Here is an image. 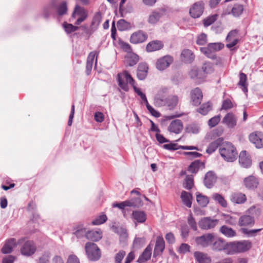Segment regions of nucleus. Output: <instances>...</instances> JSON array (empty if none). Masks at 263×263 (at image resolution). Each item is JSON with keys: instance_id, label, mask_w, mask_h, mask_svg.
<instances>
[{"instance_id": "f257e3e1", "label": "nucleus", "mask_w": 263, "mask_h": 263, "mask_svg": "<svg viewBox=\"0 0 263 263\" xmlns=\"http://www.w3.org/2000/svg\"><path fill=\"white\" fill-rule=\"evenodd\" d=\"M260 211L255 206L250 208L245 214L240 216L238 220V225L240 227H252L255 223V217L259 216Z\"/></svg>"}, {"instance_id": "f03ea898", "label": "nucleus", "mask_w": 263, "mask_h": 263, "mask_svg": "<svg viewBox=\"0 0 263 263\" xmlns=\"http://www.w3.org/2000/svg\"><path fill=\"white\" fill-rule=\"evenodd\" d=\"M221 156L228 162H233L237 158L236 148L230 142H225L219 148Z\"/></svg>"}, {"instance_id": "7ed1b4c3", "label": "nucleus", "mask_w": 263, "mask_h": 263, "mask_svg": "<svg viewBox=\"0 0 263 263\" xmlns=\"http://www.w3.org/2000/svg\"><path fill=\"white\" fill-rule=\"evenodd\" d=\"M117 80L119 87L125 91L129 90L128 84L130 85L134 88L135 80L131 75L127 71H124L117 75Z\"/></svg>"}, {"instance_id": "20e7f679", "label": "nucleus", "mask_w": 263, "mask_h": 263, "mask_svg": "<svg viewBox=\"0 0 263 263\" xmlns=\"http://www.w3.org/2000/svg\"><path fill=\"white\" fill-rule=\"evenodd\" d=\"M224 45L221 43H212L208 44L206 47H200V51L206 57L211 59H216L215 53L221 50Z\"/></svg>"}, {"instance_id": "39448f33", "label": "nucleus", "mask_w": 263, "mask_h": 263, "mask_svg": "<svg viewBox=\"0 0 263 263\" xmlns=\"http://www.w3.org/2000/svg\"><path fill=\"white\" fill-rule=\"evenodd\" d=\"M252 244L250 240H243L231 242L230 254L243 253L249 250Z\"/></svg>"}, {"instance_id": "423d86ee", "label": "nucleus", "mask_w": 263, "mask_h": 263, "mask_svg": "<svg viewBox=\"0 0 263 263\" xmlns=\"http://www.w3.org/2000/svg\"><path fill=\"white\" fill-rule=\"evenodd\" d=\"M231 242H228L224 239L214 236L211 248L215 251H223L227 254H230Z\"/></svg>"}, {"instance_id": "0eeeda50", "label": "nucleus", "mask_w": 263, "mask_h": 263, "mask_svg": "<svg viewBox=\"0 0 263 263\" xmlns=\"http://www.w3.org/2000/svg\"><path fill=\"white\" fill-rule=\"evenodd\" d=\"M85 251L88 258L92 261H97L100 259L101 252L97 245L93 242H87L85 245Z\"/></svg>"}, {"instance_id": "6e6552de", "label": "nucleus", "mask_w": 263, "mask_h": 263, "mask_svg": "<svg viewBox=\"0 0 263 263\" xmlns=\"http://www.w3.org/2000/svg\"><path fill=\"white\" fill-rule=\"evenodd\" d=\"M214 236L213 233H205L200 236L196 237L195 241L197 245L203 248L211 247L213 241L214 240Z\"/></svg>"}, {"instance_id": "1a4fd4ad", "label": "nucleus", "mask_w": 263, "mask_h": 263, "mask_svg": "<svg viewBox=\"0 0 263 263\" xmlns=\"http://www.w3.org/2000/svg\"><path fill=\"white\" fill-rule=\"evenodd\" d=\"M204 3L202 1L195 3L190 9V14L193 18L200 17L203 13Z\"/></svg>"}, {"instance_id": "9d476101", "label": "nucleus", "mask_w": 263, "mask_h": 263, "mask_svg": "<svg viewBox=\"0 0 263 263\" xmlns=\"http://www.w3.org/2000/svg\"><path fill=\"white\" fill-rule=\"evenodd\" d=\"M25 241L24 238L20 239L17 243L15 238H12L6 240L5 243L2 248V252L3 254L10 253L13 250V248L17 245H20Z\"/></svg>"}, {"instance_id": "9b49d317", "label": "nucleus", "mask_w": 263, "mask_h": 263, "mask_svg": "<svg viewBox=\"0 0 263 263\" xmlns=\"http://www.w3.org/2000/svg\"><path fill=\"white\" fill-rule=\"evenodd\" d=\"M167 92V88H163L158 91L154 98V104L156 106L161 107L167 105V98L165 96Z\"/></svg>"}, {"instance_id": "f8f14e48", "label": "nucleus", "mask_w": 263, "mask_h": 263, "mask_svg": "<svg viewBox=\"0 0 263 263\" xmlns=\"http://www.w3.org/2000/svg\"><path fill=\"white\" fill-rule=\"evenodd\" d=\"M218 222V220L206 217L201 218L198 222V225L201 229L207 230L214 228Z\"/></svg>"}, {"instance_id": "ddd939ff", "label": "nucleus", "mask_w": 263, "mask_h": 263, "mask_svg": "<svg viewBox=\"0 0 263 263\" xmlns=\"http://www.w3.org/2000/svg\"><path fill=\"white\" fill-rule=\"evenodd\" d=\"M36 251V246L33 241L27 240L24 242L21 248V252L22 255L26 256H30L33 254Z\"/></svg>"}, {"instance_id": "4468645a", "label": "nucleus", "mask_w": 263, "mask_h": 263, "mask_svg": "<svg viewBox=\"0 0 263 263\" xmlns=\"http://www.w3.org/2000/svg\"><path fill=\"white\" fill-rule=\"evenodd\" d=\"M249 140L257 148L263 147V134L259 132H255L249 135Z\"/></svg>"}, {"instance_id": "2eb2a0df", "label": "nucleus", "mask_w": 263, "mask_h": 263, "mask_svg": "<svg viewBox=\"0 0 263 263\" xmlns=\"http://www.w3.org/2000/svg\"><path fill=\"white\" fill-rule=\"evenodd\" d=\"M173 62V58L170 55H165L159 59L156 62V68L161 71L167 68Z\"/></svg>"}, {"instance_id": "dca6fc26", "label": "nucleus", "mask_w": 263, "mask_h": 263, "mask_svg": "<svg viewBox=\"0 0 263 263\" xmlns=\"http://www.w3.org/2000/svg\"><path fill=\"white\" fill-rule=\"evenodd\" d=\"M147 39V34L142 30H139L133 33L130 36V41L133 44L141 43Z\"/></svg>"}, {"instance_id": "f3484780", "label": "nucleus", "mask_w": 263, "mask_h": 263, "mask_svg": "<svg viewBox=\"0 0 263 263\" xmlns=\"http://www.w3.org/2000/svg\"><path fill=\"white\" fill-rule=\"evenodd\" d=\"M239 163L241 167L249 168L252 165V160L246 151L240 152L239 155Z\"/></svg>"}, {"instance_id": "a211bd4d", "label": "nucleus", "mask_w": 263, "mask_h": 263, "mask_svg": "<svg viewBox=\"0 0 263 263\" xmlns=\"http://www.w3.org/2000/svg\"><path fill=\"white\" fill-rule=\"evenodd\" d=\"M165 248V242L162 236H159L157 237L156 244L154 250L153 256L157 257L161 255Z\"/></svg>"}, {"instance_id": "6ab92c4d", "label": "nucleus", "mask_w": 263, "mask_h": 263, "mask_svg": "<svg viewBox=\"0 0 263 263\" xmlns=\"http://www.w3.org/2000/svg\"><path fill=\"white\" fill-rule=\"evenodd\" d=\"M183 128V123L180 120L176 119L172 121L168 127V130L170 133L176 134L180 133Z\"/></svg>"}, {"instance_id": "aec40b11", "label": "nucleus", "mask_w": 263, "mask_h": 263, "mask_svg": "<svg viewBox=\"0 0 263 263\" xmlns=\"http://www.w3.org/2000/svg\"><path fill=\"white\" fill-rule=\"evenodd\" d=\"M202 93L201 90L198 87L192 90L191 92V98L192 104L197 106L201 103L202 99Z\"/></svg>"}, {"instance_id": "412c9836", "label": "nucleus", "mask_w": 263, "mask_h": 263, "mask_svg": "<svg viewBox=\"0 0 263 263\" xmlns=\"http://www.w3.org/2000/svg\"><path fill=\"white\" fill-rule=\"evenodd\" d=\"M217 180L216 174L212 171L207 172L204 177V184L209 189L212 188Z\"/></svg>"}, {"instance_id": "4be33fe9", "label": "nucleus", "mask_w": 263, "mask_h": 263, "mask_svg": "<svg viewBox=\"0 0 263 263\" xmlns=\"http://www.w3.org/2000/svg\"><path fill=\"white\" fill-rule=\"evenodd\" d=\"M243 183L246 188L253 190L257 187L258 181L255 176L251 175L244 179Z\"/></svg>"}, {"instance_id": "5701e85b", "label": "nucleus", "mask_w": 263, "mask_h": 263, "mask_svg": "<svg viewBox=\"0 0 263 263\" xmlns=\"http://www.w3.org/2000/svg\"><path fill=\"white\" fill-rule=\"evenodd\" d=\"M222 122L229 128H234L237 124V118L233 113L229 112L223 118Z\"/></svg>"}, {"instance_id": "b1692460", "label": "nucleus", "mask_w": 263, "mask_h": 263, "mask_svg": "<svg viewBox=\"0 0 263 263\" xmlns=\"http://www.w3.org/2000/svg\"><path fill=\"white\" fill-rule=\"evenodd\" d=\"M148 69V66L146 63H141L139 64L137 72V78L139 80H143L146 78Z\"/></svg>"}, {"instance_id": "393cba45", "label": "nucleus", "mask_w": 263, "mask_h": 263, "mask_svg": "<svg viewBox=\"0 0 263 263\" xmlns=\"http://www.w3.org/2000/svg\"><path fill=\"white\" fill-rule=\"evenodd\" d=\"M230 200L235 204H243L247 201V197L245 194L236 192L231 194Z\"/></svg>"}, {"instance_id": "a878e982", "label": "nucleus", "mask_w": 263, "mask_h": 263, "mask_svg": "<svg viewBox=\"0 0 263 263\" xmlns=\"http://www.w3.org/2000/svg\"><path fill=\"white\" fill-rule=\"evenodd\" d=\"M223 139L222 138H218L214 141L210 143L206 150V152L209 154L214 153L218 147L224 144Z\"/></svg>"}, {"instance_id": "bb28decb", "label": "nucleus", "mask_w": 263, "mask_h": 263, "mask_svg": "<svg viewBox=\"0 0 263 263\" xmlns=\"http://www.w3.org/2000/svg\"><path fill=\"white\" fill-rule=\"evenodd\" d=\"M194 256L199 263H211V258L207 254L196 251L194 253Z\"/></svg>"}, {"instance_id": "cd10ccee", "label": "nucleus", "mask_w": 263, "mask_h": 263, "mask_svg": "<svg viewBox=\"0 0 263 263\" xmlns=\"http://www.w3.org/2000/svg\"><path fill=\"white\" fill-rule=\"evenodd\" d=\"M163 44L160 41H153L148 43L146 46V49L147 52H153L162 49Z\"/></svg>"}, {"instance_id": "c85d7f7f", "label": "nucleus", "mask_w": 263, "mask_h": 263, "mask_svg": "<svg viewBox=\"0 0 263 263\" xmlns=\"http://www.w3.org/2000/svg\"><path fill=\"white\" fill-rule=\"evenodd\" d=\"M97 54L98 53L96 51H92L89 54L87 57L86 65V73L88 76L91 73L93 61L95 57L97 56Z\"/></svg>"}, {"instance_id": "c756f323", "label": "nucleus", "mask_w": 263, "mask_h": 263, "mask_svg": "<svg viewBox=\"0 0 263 263\" xmlns=\"http://www.w3.org/2000/svg\"><path fill=\"white\" fill-rule=\"evenodd\" d=\"M180 198L182 203L187 208H191L192 204L193 196L192 194L186 191H182Z\"/></svg>"}, {"instance_id": "7c9ffc66", "label": "nucleus", "mask_w": 263, "mask_h": 263, "mask_svg": "<svg viewBox=\"0 0 263 263\" xmlns=\"http://www.w3.org/2000/svg\"><path fill=\"white\" fill-rule=\"evenodd\" d=\"M152 247L150 245L148 246L140 256L137 261L139 263H144L149 259L152 254Z\"/></svg>"}, {"instance_id": "2f4dec72", "label": "nucleus", "mask_w": 263, "mask_h": 263, "mask_svg": "<svg viewBox=\"0 0 263 263\" xmlns=\"http://www.w3.org/2000/svg\"><path fill=\"white\" fill-rule=\"evenodd\" d=\"M102 232L100 230H91L86 233V238L93 241H98L102 238Z\"/></svg>"}, {"instance_id": "473e14b6", "label": "nucleus", "mask_w": 263, "mask_h": 263, "mask_svg": "<svg viewBox=\"0 0 263 263\" xmlns=\"http://www.w3.org/2000/svg\"><path fill=\"white\" fill-rule=\"evenodd\" d=\"M220 232L227 237H233L236 235V231L227 226H222L219 229Z\"/></svg>"}, {"instance_id": "72a5a7b5", "label": "nucleus", "mask_w": 263, "mask_h": 263, "mask_svg": "<svg viewBox=\"0 0 263 263\" xmlns=\"http://www.w3.org/2000/svg\"><path fill=\"white\" fill-rule=\"evenodd\" d=\"M183 60L186 63H192L195 58V55L193 52L189 49L183 50L181 54Z\"/></svg>"}, {"instance_id": "f704fd0d", "label": "nucleus", "mask_w": 263, "mask_h": 263, "mask_svg": "<svg viewBox=\"0 0 263 263\" xmlns=\"http://www.w3.org/2000/svg\"><path fill=\"white\" fill-rule=\"evenodd\" d=\"M55 8V3L54 2H52L48 5L45 6L43 10V16L46 19L48 18L50 16V15L54 11Z\"/></svg>"}, {"instance_id": "c9c22d12", "label": "nucleus", "mask_w": 263, "mask_h": 263, "mask_svg": "<svg viewBox=\"0 0 263 263\" xmlns=\"http://www.w3.org/2000/svg\"><path fill=\"white\" fill-rule=\"evenodd\" d=\"M190 76L191 78L195 80H202L205 77V76L202 73L201 70L194 68L192 69L190 72Z\"/></svg>"}, {"instance_id": "e433bc0d", "label": "nucleus", "mask_w": 263, "mask_h": 263, "mask_svg": "<svg viewBox=\"0 0 263 263\" xmlns=\"http://www.w3.org/2000/svg\"><path fill=\"white\" fill-rule=\"evenodd\" d=\"M133 218L138 222L143 223L145 222L146 219V215L143 211H133Z\"/></svg>"}, {"instance_id": "4c0bfd02", "label": "nucleus", "mask_w": 263, "mask_h": 263, "mask_svg": "<svg viewBox=\"0 0 263 263\" xmlns=\"http://www.w3.org/2000/svg\"><path fill=\"white\" fill-rule=\"evenodd\" d=\"M127 64L129 66H133L136 65L139 61V57L135 53H128L125 57Z\"/></svg>"}, {"instance_id": "58836bf2", "label": "nucleus", "mask_w": 263, "mask_h": 263, "mask_svg": "<svg viewBox=\"0 0 263 263\" xmlns=\"http://www.w3.org/2000/svg\"><path fill=\"white\" fill-rule=\"evenodd\" d=\"M204 163L200 160H195L191 163L188 168L189 172L196 174L199 170L200 167L203 166Z\"/></svg>"}, {"instance_id": "ea45409f", "label": "nucleus", "mask_w": 263, "mask_h": 263, "mask_svg": "<svg viewBox=\"0 0 263 263\" xmlns=\"http://www.w3.org/2000/svg\"><path fill=\"white\" fill-rule=\"evenodd\" d=\"M196 200L198 203L203 207L206 206L209 202L207 196H204L198 192L196 193Z\"/></svg>"}, {"instance_id": "a19ab883", "label": "nucleus", "mask_w": 263, "mask_h": 263, "mask_svg": "<svg viewBox=\"0 0 263 263\" xmlns=\"http://www.w3.org/2000/svg\"><path fill=\"white\" fill-rule=\"evenodd\" d=\"M247 80V78L246 74L244 73L240 72L239 74V81L238 85L242 87V90L245 92L248 91Z\"/></svg>"}, {"instance_id": "79ce46f5", "label": "nucleus", "mask_w": 263, "mask_h": 263, "mask_svg": "<svg viewBox=\"0 0 263 263\" xmlns=\"http://www.w3.org/2000/svg\"><path fill=\"white\" fill-rule=\"evenodd\" d=\"M213 199L218 203L222 207L226 208L227 206V202L224 197L218 193H214L212 195Z\"/></svg>"}, {"instance_id": "37998d69", "label": "nucleus", "mask_w": 263, "mask_h": 263, "mask_svg": "<svg viewBox=\"0 0 263 263\" xmlns=\"http://www.w3.org/2000/svg\"><path fill=\"white\" fill-rule=\"evenodd\" d=\"M200 127L197 123H191L187 125L185 128V131L187 133L197 134L199 132Z\"/></svg>"}, {"instance_id": "c03bdc74", "label": "nucleus", "mask_w": 263, "mask_h": 263, "mask_svg": "<svg viewBox=\"0 0 263 263\" xmlns=\"http://www.w3.org/2000/svg\"><path fill=\"white\" fill-rule=\"evenodd\" d=\"M178 97L176 95L170 96L167 98V105L170 109L174 108L178 103Z\"/></svg>"}, {"instance_id": "a18cd8bd", "label": "nucleus", "mask_w": 263, "mask_h": 263, "mask_svg": "<svg viewBox=\"0 0 263 263\" xmlns=\"http://www.w3.org/2000/svg\"><path fill=\"white\" fill-rule=\"evenodd\" d=\"M212 109V104L209 102L203 103L197 110V111L203 115H206Z\"/></svg>"}, {"instance_id": "49530a36", "label": "nucleus", "mask_w": 263, "mask_h": 263, "mask_svg": "<svg viewBox=\"0 0 263 263\" xmlns=\"http://www.w3.org/2000/svg\"><path fill=\"white\" fill-rule=\"evenodd\" d=\"M243 11V7L240 4H236L232 9L231 13L235 17L239 16Z\"/></svg>"}, {"instance_id": "de8ad7c7", "label": "nucleus", "mask_w": 263, "mask_h": 263, "mask_svg": "<svg viewBox=\"0 0 263 263\" xmlns=\"http://www.w3.org/2000/svg\"><path fill=\"white\" fill-rule=\"evenodd\" d=\"M77 15L78 16H81L83 15H87V14L84 8L77 5L72 13V17H74Z\"/></svg>"}, {"instance_id": "09e8293b", "label": "nucleus", "mask_w": 263, "mask_h": 263, "mask_svg": "<svg viewBox=\"0 0 263 263\" xmlns=\"http://www.w3.org/2000/svg\"><path fill=\"white\" fill-rule=\"evenodd\" d=\"M194 185L193 177L191 176H186L183 182V187L188 190L192 189Z\"/></svg>"}, {"instance_id": "8fccbe9b", "label": "nucleus", "mask_w": 263, "mask_h": 263, "mask_svg": "<svg viewBox=\"0 0 263 263\" xmlns=\"http://www.w3.org/2000/svg\"><path fill=\"white\" fill-rule=\"evenodd\" d=\"M67 6L66 2H62L57 8V13L59 16H62L67 13Z\"/></svg>"}, {"instance_id": "3c124183", "label": "nucleus", "mask_w": 263, "mask_h": 263, "mask_svg": "<svg viewBox=\"0 0 263 263\" xmlns=\"http://www.w3.org/2000/svg\"><path fill=\"white\" fill-rule=\"evenodd\" d=\"M218 15L217 14H213L205 18L203 20V24L204 27H207L213 23H214L217 20Z\"/></svg>"}, {"instance_id": "603ef678", "label": "nucleus", "mask_w": 263, "mask_h": 263, "mask_svg": "<svg viewBox=\"0 0 263 263\" xmlns=\"http://www.w3.org/2000/svg\"><path fill=\"white\" fill-rule=\"evenodd\" d=\"M63 27L67 34L73 32L79 29L78 26H74L71 24L67 23V22H64L63 24Z\"/></svg>"}, {"instance_id": "864d4df0", "label": "nucleus", "mask_w": 263, "mask_h": 263, "mask_svg": "<svg viewBox=\"0 0 263 263\" xmlns=\"http://www.w3.org/2000/svg\"><path fill=\"white\" fill-rule=\"evenodd\" d=\"M107 217L106 215L102 214L97 217L93 220L92 221L91 223L93 225H100L104 223L106 221Z\"/></svg>"}, {"instance_id": "5fc2aeb1", "label": "nucleus", "mask_w": 263, "mask_h": 263, "mask_svg": "<svg viewBox=\"0 0 263 263\" xmlns=\"http://www.w3.org/2000/svg\"><path fill=\"white\" fill-rule=\"evenodd\" d=\"M261 230L262 229L248 230L246 228H242L241 232L248 237H253L256 236V233L260 232Z\"/></svg>"}, {"instance_id": "6e6d98bb", "label": "nucleus", "mask_w": 263, "mask_h": 263, "mask_svg": "<svg viewBox=\"0 0 263 263\" xmlns=\"http://www.w3.org/2000/svg\"><path fill=\"white\" fill-rule=\"evenodd\" d=\"M129 23L123 19H121L117 22V27L120 31L127 30L129 28Z\"/></svg>"}, {"instance_id": "4d7b16f0", "label": "nucleus", "mask_w": 263, "mask_h": 263, "mask_svg": "<svg viewBox=\"0 0 263 263\" xmlns=\"http://www.w3.org/2000/svg\"><path fill=\"white\" fill-rule=\"evenodd\" d=\"M161 16V13L157 12H153L149 17L148 22L151 24L156 23Z\"/></svg>"}, {"instance_id": "13d9d810", "label": "nucleus", "mask_w": 263, "mask_h": 263, "mask_svg": "<svg viewBox=\"0 0 263 263\" xmlns=\"http://www.w3.org/2000/svg\"><path fill=\"white\" fill-rule=\"evenodd\" d=\"M208 42L207 35L204 33H202L197 36L196 40L197 44L199 45H204Z\"/></svg>"}, {"instance_id": "bf43d9fd", "label": "nucleus", "mask_w": 263, "mask_h": 263, "mask_svg": "<svg viewBox=\"0 0 263 263\" xmlns=\"http://www.w3.org/2000/svg\"><path fill=\"white\" fill-rule=\"evenodd\" d=\"M126 255L124 250H120L115 256V263H122V261Z\"/></svg>"}, {"instance_id": "052dcab7", "label": "nucleus", "mask_w": 263, "mask_h": 263, "mask_svg": "<svg viewBox=\"0 0 263 263\" xmlns=\"http://www.w3.org/2000/svg\"><path fill=\"white\" fill-rule=\"evenodd\" d=\"M145 241V239L143 237H136L133 242V246L135 248L139 249L144 245Z\"/></svg>"}, {"instance_id": "680f3d73", "label": "nucleus", "mask_w": 263, "mask_h": 263, "mask_svg": "<svg viewBox=\"0 0 263 263\" xmlns=\"http://www.w3.org/2000/svg\"><path fill=\"white\" fill-rule=\"evenodd\" d=\"M220 120V115L214 116L209 120L208 125L210 127H214L218 124Z\"/></svg>"}, {"instance_id": "e2e57ef3", "label": "nucleus", "mask_w": 263, "mask_h": 263, "mask_svg": "<svg viewBox=\"0 0 263 263\" xmlns=\"http://www.w3.org/2000/svg\"><path fill=\"white\" fill-rule=\"evenodd\" d=\"M134 90L135 92L140 97L142 101L145 103V105H147L148 104H149L145 95L141 92L139 88H137L136 86H134Z\"/></svg>"}, {"instance_id": "0e129e2a", "label": "nucleus", "mask_w": 263, "mask_h": 263, "mask_svg": "<svg viewBox=\"0 0 263 263\" xmlns=\"http://www.w3.org/2000/svg\"><path fill=\"white\" fill-rule=\"evenodd\" d=\"M87 232H86V230L85 228L81 227L78 228L77 230L73 233V234L76 235L78 238H80L83 237L84 236H85L86 237Z\"/></svg>"}, {"instance_id": "69168bd1", "label": "nucleus", "mask_w": 263, "mask_h": 263, "mask_svg": "<svg viewBox=\"0 0 263 263\" xmlns=\"http://www.w3.org/2000/svg\"><path fill=\"white\" fill-rule=\"evenodd\" d=\"M202 73L205 76V73H211L213 71L212 66L211 63H205L202 67Z\"/></svg>"}, {"instance_id": "338daca9", "label": "nucleus", "mask_w": 263, "mask_h": 263, "mask_svg": "<svg viewBox=\"0 0 263 263\" xmlns=\"http://www.w3.org/2000/svg\"><path fill=\"white\" fill-rule=\"evenodd\" d=\"M187 222L191 228L194 230L196 231L197 230V224L195 219L191 214L189 215L187 218Z\"/></svg>"}, {"instance_id": "774afa93", "label": "nucleus", "mask_w": 263, "mask_h": 263, "mask_svg": "<svg viewBox=\"0 0 263 263\" xmlns=\"http://www.w3.org/2000/svg\"><path fill=\"white\" fill-rule=\"evenodd\" d=\"M238 31L237 30H233L231 31L228 34L226 41L227 42H231V40L233 39H238L237 38V35H238Z\"/></svg>"}]
</instances>
